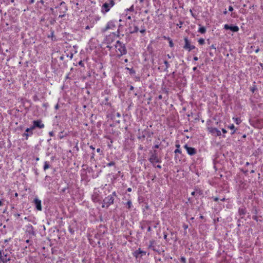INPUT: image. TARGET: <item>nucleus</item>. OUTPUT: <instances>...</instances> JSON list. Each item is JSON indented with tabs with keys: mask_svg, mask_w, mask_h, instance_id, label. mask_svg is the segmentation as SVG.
I'll return each instance as SVG.
<instances>
[{
	"mask_svg": "<svg viewBox=\"0 0 263 263\" xmlns=\"http://www.w3.org/2000/svg\"><path fill=\"white\" fill-rule=\"evenodd\" d=\"M11 260L10 255L7 250H0V261L3 263H7Z\"/></svg>",
	"mask_w": 263,
	"mask_h": 263,
	"instance_id": "2",
	"label": "nucleus"
},
{
	"mask_svg": "<svg viewBox=\"0 0 263 263\" xmlns=\"http://www.w3.org/2000/svg\"><path fill=\"white\" fill-rule=\"evenodd\" d=\"M167 57H168V58H171V56L169 54H167Z\"/></svg>",
	"mask_w": 263,
	"mask_h": 263,
	"instance_id": "64",
	"label": "nucleus"
},
{
	"mask_svg": "<svg viewBox=\"0 0 263 263\" xmlns=\"http://www.w3.org/2000/svg\"><path fill=\"white\" fill-rule=\"evenodd\" d=\"M30 134H31V132L30 131H29L28 132H25L24 133V134H23V136H25L26 137V139H28V137L29 136V135H31Z\"/></svg>",
	"mask_w": 263,
	"mask_h": 263,
	"instance_id": "19",
	"label": "nucleus"
},
{
	"mask_svg": "<svg viewBox=\"0 0 263 263\" xmlns=\"http://www.w3.org/2000/svg\"><path fill=\"white\" fill-rule=\"evenodd\" d=\"M115 27H116V25H115V22L112 21H109L108 22V23L106 25V26H105V27L102 29V31L105 32L108 30H110V29L113 30V29H114Z\"/></svg>",
	"mask_w": 263,
	"mask_h": 263,
	"instance_id": "8",
	"label": "nucleus"
},
{
	"mask_svg": "<svg viewBox=\"0 0 263 263\" xmlns=\"http://www.w3.org/2000/svg\"><path fill=\"white\" fill-rule=\"evenodd\" d=\"M208 130L214 136H219L221 135V132L216 128L210 127L208 128Z\"/></svg>",
	"mask_w": 263,
	"mask_h": 263,
	"instance_id": "10",
	"label": "nucleus"
},
{
	"mask_svg": "<svg viewBox=\"0 0 263 263\" xmlns=\"http://www.w3.org/2000/svg\"><path fill=\"white\" fill-rule=\"evenodd\" d=\"M169 45H170V46L171 47H172L173 46L174 44H173V41L172 40L170 41Z\"/></svg>",
	"mask_w": 263,
	"mask_h": 263,
	"instance_id": "32",
	"label": "nucleus"
},
{
	"mask_svg": "<svg viewBox=\"0 0 263 263\" xmlns=\"http://www.w3.org/2000/svg\"><path fill=\"white\" fill-rule=\"evenodd\" d=\"M65 190H66V189H63V190H62V192H65Z\"/></svg>",
	"mask_w": 263,
	"mask_h": 263,
	"instance_id": "62",
	"label": "nucleus"
},
{
	"mask_svg": "<svg viewBox=\"0 0 263 263\" xmlns=\"http://www.w3.org/2000/svg\"><path fill=\"white\" fill-rule=\"evenodd\" d=\"M138 24V23L135 21L129 24L128 29L129 33L133 34L138 32L139 28Z\"/></svg>",
	"mask_w": 263,
	"mask_h": 263,
	"instance_id": "4",
	"label": "nucleus"
},
{
	"mask_svg": "<svg viewBox=\"0 0 263 263\" xmlns=\"http://www.w3.org/2000/svg\"><path fill=\"white\" fill-rule=\"evenodd\" d=\"M223 13H224V14H226L227 13V11L226 10V11H224L223 12Z\"/></svg>",
	"mask_w": 263,
	"mask_h": 263,
	"instance_id": "52",
	"label": "nucleus"
},
{
	"mask_svg": "<svg viewBox=\"0 0 263 263\" xmlns=\"http://www.w3.org/2000/svg\"><path fill=\"white\" fill-rule=\"evenodd\" d=\"M233 120H234L235 122L237 124H238L240 122V120L238 118H233Z\"/></svg>",
	"mask_w": 263,
	"mask_h": 263,
	"instance_id": "22",
	"label": "nucleus"
},
{
	"mask_svg": "<svg viewBox=\"0 0 263 263\" xmlns=\"http://www.w3.org/2000/svg\"><path fill=\"white\" fill-rule=\"evenodd\" d=\"M126 205H127L128 208L130 209L132 205V201L130 200H128L126 203Z\"/></svg>",
	"mask_w": 263,
	"mask_h": 263,
	"instance_id": "24",
	"label": "nucleus"
},
{
	"mask_svg": "<svg viewBox=\"0 0 263 263\" xmlns=\"http://www.w3.org/2000/svg\"><path fill=\"white\" fill-rule=\"evenodd\" d=\"M221 201H224V200H225V198H223L221 199Z\"/></svg>",
	"mask_w": 263,
	"mask_h": 263,
	"instance_id": "61",
	"label": "nucleus"
},
{
	"mask_svg": "<svg viewBox=\"0 0 263 263\" xmlns=\"http://www.w3.org/2000/svg\"><path fill=\"white\" fill-rule=\"evenodd\" d=\"M127 191L128 192H131L132 191V189L130 187H129L127 189Z\"/></svg>",
	"mask_w": 263,
	"mask_h": 263,
	"instance_id": "45",
	"label": "nucleus"
},
{
	"mask_svg": "<svg viewBox=\"0 0 263 263\" xmlns=\"http://www.w3.org/2000/svg\"><path fill=\"white\" fill-rule=\"evenodd\" d=\"M176 146L177 147V149L175 151V153H181V152L179 149L180 145L179 144H176Z\"/></svg>",
	"mask_w": 263,
	"mask_h": 263,
	"instance_id": "18",
	"label": "nucleus"
},
{
	"mask_svg": "<svg viewBox=\"0 0 263 263\" xmlns=\"http://www.w3.org/2000/svg\"><path fill=\"white\" fill-rule=\"evenodd\" d=\"M224 28L227 30H231L233 32H237L239 30V28L237 26H229L228 24H226L224 26Z\"/></svg>",
	"mask_w": 263,
	"mask_h": 263,
	"instance_id": "12",
	"label": "nucleus"
},
{
	"mask_svg": "<svg viewBox=\"0 0 263 263\" xmlns=\"http://www.w3.org/2000/svg\"><path fill=\"white\" fill-rule=\"evenodd\" d=\"M50 167V165L47 161H45L44 162V171L46 170L47 169L49 168Z\"/></svg>",
	"mask_w": 263,
	"mask_h": 263,
	"instance_id": "17",
	"label": "nucleus"
},
{
	"mask_svg": "<svg viewBox=\"0 0 263 263\" xmlns=\"http://www.w3.org/2000/svg\"><path fill=\"white\" fill-rule=\"evenodd\" d=\"M59 104H57L55 105V108L56 109H59Z\"/></svg>",
	"mask_w": 263,
	"mask_h": 263,
	"instance_id": "38",
	"label": "nucleus"
},
{
	"mask_svg": "<svg viewBox=\"0 0 263 263\" xmlns=\"http://www.w3.org/2000/svg\"><path fill=\"white\" fill-rule=\"evenodd\" d=\"M158 99H159V100L162 99V95H159V96H158Z\"/></svg>",
	"mask_w": 263,
	"mask_h": 263,
	"instance_id": "39",
	"label": "nucleus"
},
{
	"mask_svg": "<svg viewBox=\"0 0 263 263\" xmlns=\"http://www.w3.org/2000/svg\"><path fill=\"white\" fill-rule=\"evenodd\" d=\"M229 127L230 129H234L235 128V126H234V124H232V125H231L229 126V127Z\"/></svg>",
	"mask_w": 263,
	"mask_h": 263,
	"instance_id": "30",
	"label": "nucleus"
},
{
	"mask_svg": "<svg viewBox=\"0 0 263 263\" xmlns=\"http://www.w3.org/2000/svg\"><path fill=\"white\" fill-rule=\"evenodd\" d=\"M129 11H133L134 10V6H132L130 7V8L129 9Z\"/></svg>",
	"mask_w": 263,
	"mask_h": 263,
	"instance_id": "35",
	"label": "nucleus"
},
{
	"mask_svg": "<svg viewBox=\"0 0 263 263\" xmlns=\"http://www.w3.org/2000/svg\"><path fill=\"white\" fill-rule=\"evenodd\" d=\"M195 260L193 258H190L189 259V263H195Z\"/></svg>",
	"mask_w": 263,
	"mask_h": 263,
	"instance_id": "29",
	"label": "nucleus"
},
{
	"mask_svg": "<svg viewBox=\"0 0 263 263\" xmlns=\"http://www.w3.org/2000/svg\"><path fill=\"white\" fill-rule=\"evenodd\" d=\"M139 1H140V3H143L144 0H139Z\"/></svg>",
	"mask_w": 263,
	"mask_h": 263,
	"instance_id": "59",
	"label": "nucleus"
},
{
	"mask_svg": "<svg viewBox=\"0 0 263 263\" xmlns=\"http://www.w3.org/2000/svg\"><path fill=\"white\" fill-rule=\"evenodd\" d=\"M198 31L200 32L201 33H204L206 31V29L204 27H200Z\"/></svg>",
	"mask_w": 263,
	"mask_h": 263,
	"instance_id": "16",
	"label": "nucleus"
},
{
	"mask_svg": "<svg viewBox=\"0 0 263 263\" xmlns=\"http://www.w3.org/2000/svg\"><path fill=\"white\" fill-rule=\"evenodd\" d=\"M239 213L240 215H243V214H245V213H246V211L244 209H239Z\"/></svg>",
	"mask_w": 263,
	"mask_h": 263,
	"instance_id": "21",
	"label": "nucleus"
},
{
	"mask_svg": "<svg viewBox=\"0 0 263 263\" xmlns=\"http://www.w3.org/2000/svg\"><path fill=\"white\" fill-rule=\"evenodd\" d=\"M145 31H146V30H145V29L144 26H142V27H141L140 30V32L141 33H145Z\"/></svg>",
	"mask_w": 263,
	"mask_h": 263,
	"instance_id": "23",
	"label": "nucleus"
},
{
	"mask_svg": "<svg viewBox=\"0 0 263 263\" xmlns=\"http://www.w3.org/2000/svg\"><path fill=\"white\" fill-rule=\"evenodd\" d=\"M258 51H259V49H257L256 50L255 52H258Z\"/></svg>",
	"mask_w": 263,
	"mask_h": 263,
	"instance_id": "58",
	"label": "nucleus"
},
{
	"mask_svg": "<svg viewBox=\"0 0 263 263\" xmlns=\"http://www.w3.org/2000/svg\"><path fill=\"white\" fill-rule=\"evenodd\" d=\"M196 192L194 191V192H193L191 193V194H192V195L194 196V195H195V194H196Z\"/></svg>",
	"mask_w": 263,
	"mask_h": 263,
	"instance_id": "42",
	"label": "nucleus"
},
{
	"mask_svg": "<svg viewBox=\"0 0 263 263\" xmlns=\"http://www.w3.org/2000/svg\"><path fill=\"white\" fill-rule=\"evenodd\" d=\"M33 125L30 128H27L26 129V132H31L30 135L32 134V130L35 127H39L40 128H43L44 127V124L42 123L41 120H35L33 122Z\"/></svg>",
	"mask_w": 263,
	"mask_h": 263,
	"instance_id": "3",
	"label": "nucleus"
},
{
	"mask_svg": "<svg viewBox=\"0 0 263 263\" xmlns=\"http://www.w3.org/2000/svg\"><path fill=\"white\" fill-rule=\"evenodd\" d=\"M134 89V87L132 85L130 86V90H133Z\"/></svg>",
	"mask_w": 263,
	"mask_h": 263,
	"instance_id": "41",
	"label": "nucleus"
},
{
	"mask_svg": "<svg viewBox=\"0 0 263 263\" xmlns=\"http://www.w3.org/2000/svg\"><path fill=\"white\" fill-rule=\"evenodd\" d=\"M222 132H223V134H226L227 132V130L224 128L222 129Z\"/></svg>",
	"mask_w": 263,
	"mask_h": 263,
	"instance_id": "34",
	"label": "nucleus"
},
{
	"mask_svg": "<svg viewBox=\"0 0 263 263\" xmlns=\"http://www.w3.org/2000/svg\"><path fill=\"white\" fill-rule=\"evenodd\" d=\"M229 10L230 11H232L233 10V7L232 6H230L229 7Z\"/></svg>",
	"mask_w": 263,
	"mask_h": 263,
	"instance_id": "33",
	"label": "nucleus"
},
{
	"mask_svg": "<svg viewBox=\"0 0 263 263\" xmlns=\"http://www.w3.org/2000/svg\"><path fill=\"white\" fill-rule=\"evenodd\" d=\"M198 42L200 44V45H203L204 44L205 42H204V40L203 39H200L199 40H198Z\"/></svg>",
	"mask_w": 263,
	"mask_h": 263,
	"instance_id": "25",
	"label": "nucleus"
},
{
	"mask_svg": "<svg viewBox=\"0 0 263 263\" xmlns=\"http://www.w3.org/2000/svg\"><path fill=\"white\" fill-rule=\"evenodd\" d=\"M3 205V202L1 200H0V206H2Z\"/></svg>",
	"mask_w": 263,
	"mask_h": 263,
	"instance_id": "49",
	"label": "nucleus"
},
{
	"mask_svg": "<svg viewBox=\"0 0 263 263\" xmlns=\"http://www.w3.org/2000/svg\"><path fill=\"white\" fill-rule=\"evenodd\" d=\"M149 161L152 163H160L161 162L160 159L158 157V155L156 151H154V154H153L149 159Z\"/></svg>",
	"mask_w": 263,
	"mask_h": 263,
	"instance_id": "7",
	"label": "nucleus"
},
{
	"mask_svg": "<svg viewBox=\"0 0 263 263\" xmlns=\"http://www.w3.org/2000/svg\"><path fill=\"white\" fill-rule=\"evenodd\" d=\"M90 148L91 149H92V150H94V149H95V147H93L92 145L90 146Z\"/></svg>",
	"mask_w": 263,
	"mask_h": 263,
	"instance_id": "47",
	"label": "nucleus"
},
{
	"mask_svg": "<svg viewBox=\"0 0 263 263\" xmlns=\"http://www.w3.org/2000/svg\"><path fill=\"white\" fill-rule=\"evenodd\" d=\"M151 231V227H148L147 228V231L150 232Z\"/></svg>",
	"mask_w": 263,
	"mask_h": 263,
	"instance_id": "40",
	"label": "nucleus"
},
{
	"mask_svg": "<svg viewBox=\"0 0 263 263\" xmlns=\"http://www.w3.org/2000/svg\"><path fill=\"white\" fill-rule=\"evenodd\" d=\"M100 151H101L100 148H97V152L98 153H100Z\"/></svg>",
	"mask_w": 263,
	"mask_h": 263,
	"instance_id": "46",
	"label": "nucleus"
},
{
	"mask_svg": "<svg viewBox=\"0 0 263 263\" xmlns=\"http://www.w3.org/2000/svg\"><path fill=\"white\" fill-rule=\"evenodd\" d=\"M154 148H159V145L157 144L154 146Z\"/></svg>",
	"mask_w": 263,
	"mask_h": 263,
	"instance_id": "43",
	"label": "nucleus"
},
{
	"mask_svg": "<svg viewBox=\"0 0 263 263\" xmlns=\"http://www.w3.org/2000/svg\"><path fill=\"white\" fill-rule=\"evenodd\" d=\"M180 260L183 263H186V259L184 257H181Z\"/></svg>",
	"mask_w": 263,
	"mask_h": 263,
	"instance_id": "27",
	"label": "nucleus"
},
{
	"mask_svg": "<svg viewBox=\"0 0 263 263\" xmlns=\"http://www.w3.org/2000/svg\"><path fill=\"white\" fill-rule=\"evenodd\" d=\"M194 60L197 61L198 60V58L197 57H194Z\"/></svg>",
	"mask_w": 263,
	"mask_h": 263,
	"instance_id": "44",
	"label": "nucleus"
},
{
	"mask_svg": "<svg viewBox=\"0 0 263 263\" xmlns=\"http://www.w3.org/2000/svg\"><path fill=\"white\" fill-rule=\"evenodd\" d=\"M125 62H128V60L127 59H126L125 60H124Z\"/></svg>",
	"mask_w": 263,
	"mask_h": 263,
	"instance_id": "55",
	"label": "nucleus"
},
{
	"mask_svg": "<svg viewBox=\"0 0 263 263\" xmlns=\"http://www.w3.org/2000/svg\"><path fill=\"white\" fill-rule=\"evenodd\" d=\"M40 3L43 4L44 3V1L43 0H41L40 1Z\"/></svg>",
	"mask_w": 263,
	"mask_h": 263,
	"instance_id": "54",
	"label": "nucleus"
},
{
	"mask_svg": "<svg viewBox=\"0 0 263 263\" xmlns=\"http://www.w3.org/2000/svg\"><path fill=\"white\" fill-rule=\"evenodd\" d=\"M157 167L158 168H161V165H158L157 166Z\"/></svg>",
	"mask_w": 263,
	"mask_h": 263,
	"instance_id": "51",
	"label": "nucleus"
},
{
	"mask_svg": "<svg viewBox=\"0 0 263 263\" xmlns=\"http://www.w3.org/2000/svg\"><path fill=\"white\" fill-rule=\"evenodd\" d=\"M126 69H127L128 70H129V73H130V74H134V73H135V71L133 69H132V68H128V67H127V68H126Z\"/></svg>",
	"mask_w": 263,
	"mask_h": 263,
	"instance_id": "20",
	"label": "nucleus"
},
{
	"mask_svg": "<svg viewBox=\"0 0 263 263\" xmlns=\"http://www.w3.org/2000/svg\"><path fill=\"white\" fill-rule=\"evenodd\" d=\"M90 28V27L89 26H87L85 28L86 29H89Z\"/></svg>",
	"mask_w": 263,
	"mask_h": 263,
	"instance_id": "50",
	"label": "nucleus"
},
{
	"mask_svg": "<svg viewBox=\"0 0 263 263\" xmlns=\"http://www.w3.org/2000/svg\"><path fill=\"white\" fill-rule=\"evenodd\" d=\"M246 165H249V163L247 162L246 163Z\"/></svg>",
	"mask_w": 263,
	"mask_h": 263,
	"instance_id": "63",
	"label": "nucleus"
},
{
	"mask_svg": "<svg viewBox=\"0 0 263 263\" xmlns=\"http://www.w3.org/2000/svg\"><path fill=\"white\" fill-rule=\"evenodd\" d=\"M115 48L118 55L121 57L126 54L127 50L124 44L118 41L115 45Z\"/></svg>",
	"mask_w": 263,
	"mask_h": 263,
	"instance_id": "1",
	"label": "nucleus"
},
{
	"mask_svg": "<svg viewBox=\"0 0 263 263\" xmlns=\"http://www.w3.org/2000/svg\"><path fill=\"white\" fill-rule=\"evenodd\" d=\"M49 135H50V136H53V132H49Z\"/></svg>",
	"mask_w": 263,
	"mask_h": 263,
	"instance_id": "37",
	"label": "nucleus"
},
{
	"mask_svg": "<svg viewBox=\"0 0 263 263\" xmlns=\"http://www.w3.org/2000/svg\"><path fill=\"white\" fill-rule=\"evenodd\" d=\"M196 69H197V68H196V67H194V68H193V70H194V71H195V70H196Z\"/></svg>",
	"mask_w": 263,
	"mask_h": 263,
	"instance_id": "56",
	"label": "nucleus"
},
{
	"mask_svg": "<svg viewBox=\"0 0 263 263\" xmlns=\"http://www.w3.org/2000/svg\"><path fill=\"white\" fill-rule=\"evenodd\" d=\"M114 201L112 195H109L106 197L103 200L102 207H108L110 205L113 204Z\"/></svg>",
	"mask_w": 263,
	"mask_h": 263,
	"instance_id": "6",
	"label": "nucleus"
},
{
	"mask_svg": "<svg viewBox=\"0 0 263 263\" xmlns=\"http://www.w3.org/2000/svg\"><path fill=\"white\" fill-rule=\"evenodd\" d=\"M254 173V170H252V171H251V173Z\"/></svg>",
	"mask_w": 263,
	"mask_h": 263,
	"instance_id": "60",
	"label": "nucleus"
},
{
	"mask_svg": "<svg viewBox=\"0 0 263 263\" xmlns=\"http://www.w3.org/2000/svg\"><path fill=\"white\" fill-rule=\"evenodd\" d=\"M155 243V241L154 240H151L149 241V245H148V248L152 249L153 250H155L154 243Z\"/></svg>",
	"mask_w": 263,
	"mask_h": 263,
	"instance_id": "15",
	"label": "nucleus"
},
{
	"mask_svg": "<svg viewBox=\"0 0 263 263\" xmlns=\"http://www.w3.org/2000/svg\"><path fill=\"white\" fill-rule=\"evenodd\" d=\"M111 195H112V196H116V192H113V193H112V194Z\"/></svg>",
	"mask_w": 263,
	"mask_h": 263,
	"instance_id": "48",
	"label": "nucleus"
},
{
	"mask_svg": "<svg viewBox=\"0 0 263 263\" xmlns=\"http://www.w3.org/2000/svg\"><path fill=\"white\" fill-rule=\"evenodd\" d=\"M34 203L36 209L39 211L42 210L41 201L37 198L34 199Z\"/></svg>",
	"mask_w": 263,
	"mask_h": 263,
	"instance_id": "13",
	"label": "nucleus"
},
{
	"mask_svg": "<svg viewBox=\"0 0 263 263\" xmlns=\"http://www.w3.org/2000/svg\"><path fill=\"white\" fill-rule=\"evenodd\" d=\"M60 6H61V7L64 6V9H61V10L62 11H60V13H63V14H60L59 15V17L62 18L65 16V13L67 10V8L66 6H65V3L64 2H62L60 3Z\"/></svg>",
	"mask_w": 263,
	"mask_h": 263,
	"instance_id": "14",
	"label": "nucleus"
},
{
	"mask_svg": "<svg viewBox=\"0 0 263 263\" xmlns=\"http://www.w3.org/2000/svg\"><path fill=\"white\" fill-rule=\"evenodd\" d=\"M115 164V163L113 161H111L109 163H108L107 164V166H113Z\"/></svg>",
	"mask_w": 263,
	"mask_h": 263,
	"instance_id": "28",
	"label": "nucleus"
},
{
	"mask_svg": "<svg viewBox=\"0 0 263 263\" xmlns=\"http://www.w3.org/2000/svg\"><path fill=\"white\" fill-rule=\"evenodd\" d=\"M214 200L215 201H217L219 200V199L218 197H215L214 198Z\"/></svg>",
	"mask_w": 263,
	"mask_h": 263,
	"instance_id": "36",
	"label": "nucleus"
},
{
	"mask_svg": "<svg viewBox=\"0 0 263 263\" xmlns=\"http://www.w3.org/2000/svg\"><path fill=\"white\" fill-rule=\"evenodd\" d=\"M164 63V64H165V66H166V68H165V71H167V68L169 67L170 65H169V64H168V62H167V61H165Z\"/></svg>",
	"mask_w": 263,
	"mask_h": 263,
	"instance_id": "26",
	"label": "nucleus"
},
{
	"mask_svg": "<svg viewBox=\"0 0 263 263\" xmlns=\"http://www.w3.org/2000/svg\"><path fill=\"white\" fill-rule=\"evenodd\" d=\"M184 147L186 150L187 154L190 156L194 155L197 153L196 148L189 147L187 144H185Z\"/></svg>",
	"mask_w": 263,
	"mask_h": 263,
	"instance_id": "9",
	"label": "nucleus"
},
{
	"mask_svg": "<svg viewBox=\"0 0 263 263\" xmlns=\"http://www.w3.org/2000/svg\"><path fill=\"white\" fill-rule=\"evenodd\" d=\"M30 3H34V0H31V1H30Z\"/></svg>",
	"mask_w": 263,
	"mask_h": 263,
	"instance_id": "57",
	"label": "nucleus"
},
{
	"mask_svg": "<svg viewBox=\"0 0 263 263\" xmlns=\"http://www.w3.org/2000/svg\"><path fill=\"white\" fill-rule=\"evenodd\" d=\"M185 45L183 48L185 49L188 50L189 51L195 49V47L194 45H191L188 39L187 38L184 39Z\"/></svg>",
	"mask_w": 263,
	"mask_h": 263,
	"instance_id": "11",
	"label": "nucleus"
},
{
	"mask_svg": "<svg viewBox=\"0 0 263 263\" xmlns=\"http://www.w3.org/2000/svg\"><path fill=\"white\" fill-rule=\"evenodd\" d=\"M114 5V0H109V3H105L102 7V12L103 13L107 12Z\"/></svg>",
	"mask_w": 263,
	"mask_h": 263,
	"instance_id": "5",
	"label": "nucleus"
},
{
	"mask_svg": "<svg viewBox=\"0 0 263 263\" xmlns=\"http://www.w3.org/2000/svg\"><path fill=\"white\" fill-rule=\"evenodd\" d=\"M139 253L141 254L142 255H145L146 254V252L143 251H140L139 250Z\"/></svg>",
	"mask_w": 263,
	"mask_h": 263,
	"instance_id": "31",
	"label": "nucleus"
},
{
	"mask_svg": "<svg viewBox=\"0 0 263 263\" xmlns=\"http://www.w3.org/2000/svg\"><path fill=\"white\" fill-rule=\"evenodd\" d=\"M127 18H128V20H130V19H131V16H128V17H127Z\"/></svg>",
	"mask_w": 263,
	"mask_h": 263,
	"instance_id": "53",
	"label": "nucleus"
}]
</instances>
